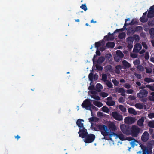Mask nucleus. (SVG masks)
<instances>
[{"label":"nucleus","instance_id":"1","mask_svg":"<svg viewBox=\"0 0 154 154\" xmlns=\"http://www.w3.org/2000/svg\"><path fill=\"white\" fill-rule=\"evenodd\" d=\"M98 127L102 135L104 136H109L110 140L112 141L113 144H114V143L112 140V137H115L116 140L119 139L121 140H127L131 141L130 144L132 146H134L137 145L138 142L132 137H125L122 134L117 135L113 132H109L107 126L105 125H100L98 126Z\"/></svg>","mask_w":154,"mask_h":154},{"label":"nucleus","instance_id":"2","mask_svg":"<svg viewBox=\"0 0 154 154\" xmlns=\"http://www.w3.org/2000/svg\"><path fill=\"white\" fill-rule=\"evenodd\" d=\"M140 131V128L137 126L135 125H133L131 127V134L134 137L137 136Z\"/></svg>","mask_w":154,"mask_h":154},{"label":"nucleus","instance_id":"3","mask_svg":"<svg viewBox=\"0 0 154 154\" xmlns=\"http://www.w3.org/2000/svg\"><path fill=\"white\" fill-rule=\"evenodd\" d=\"M83 140L84 141L87 143H90L93 142L95 138V136L92 134H88Z\"/></svg>","mask_w":154,"mask_h":154},{"label":"nucleus","instance_id":"4","mask_svg":"<svg viewBox=\"0 0 154 154\" xmlns=\"http://www.w3.org/2000/svg\"><path fill=\"white\" fill-rule=\"evenodd\" d=\"M82 107L85 108L87 110H91V107L93 106L90 104V100L88 99H86L84 101L82 105Z\"/></svg>","mask_w":154,"mask_h":154},{"label":"nucleus","instance_id":"5","mask_svg":"<svg viewBox=\"0 0 154 154\" xmlns=\"http://www.w3.org/2000/svg\"><path fill=\"white\" fill-rule=\"evenodd\" d=\"M120 128L122 132L125 134L129 135L131 134L130 131L128 129L126 126L124 124H122L120 126Z\"/></svg>","mask_w":154,"mask_h":154},{"label":"nucleus","instance_id":"6","mask_svg":"<svg viewBox=\"0 0 154 154\" xmlns=\"http://www.w3.org/2000/svg\"><path fill=\"white\" fill-rule=\"evenodd\" d=\"M123 54L120 50H118L116 51V54L114 56V59L117 62L119 61L120 59L123 58Z\"/></svg>","mask_w":154,"mask_h":154},{"label":"nucleus","instance_id":"7","mask_svg":"<svg viewBox=\"0 0 154 154\" xmlns=\"http://www.w3.org/2000/svg\"><path fill=\"white\" fill-rule=\"evenodd\" d=\"M86 131L87 130L84 128H81V129H80V131L79 132L80 137L82 138L85 137L88 134Z\"/></svg>","mask_w":154,"mask_h":154},{"label":"nucleus","instance_id":"8","mask_svg":"<svg viewBox=\"0 0 154 154\" xmlns=\"http://www.w3.org/2000/svg\"><path fill=\"white\" fill-rule=\"evenodd\" d=\"M104 44V42L103 41L101 42H99L95 43V47L96 48H98L100 47V51H103L105 49V46L103 45Z\"/></svg>","mask_w":154,"mask_h":154},{"label":"nucleus","instance_id":"9","mask_svg":"<svg viewBox=\"0 0 154 154\" xmlns=\"http://www.w3.org/2000/svg\"><path fill=\"white\" fill-rule=\"evenodd\" d=\"M148 94V92L146 90H142L137 94V97L142 98L146 97Z\"/></svg>","mask_w":154,"mask_h":154},{"label":"nucleus","instance_id":"10","mask_svg":"<svg viewBox=\"0 0 154 154\" xmlns=\"http://www.w3.org/2000/svg\"><path fill=\"white\" fill-rule=\"evenodd\" d=\"M112 115L113 117L116 120L121 121L123 119L122 116L116 112H112Z\"/></svg>","mask_w":154,"mask_h":154},{"label":"nucleus","instance_id":"11","mask_svg":"<svg viewBox=\"0 0 154 154\" xmlns=\"http://www.w3.org/2000/svg\"><path fill=\"white\" fill-rule=\"evenodd\" d=\"M124 122L127 124H131L134 123L136 120L135 118L131 117H127L125 118Z\"/></svg>","mask_w":154,"mask_h":154},{"label":"nucleus","instance_id":"12","mask_svg":"<svg viewBox=\"0 0 154 154\" xmlns=\"http://www.w3.org/2000/svg\"><path fill=\"white\" fill-rule=\"evenodd\" d=\"M107 124L110 130L114 131L117 130V127L115 125V123L113 122L109 121L107 122Z\"/></svg>","mask_w":154,"mask_h":154},{"label":"nucleus","instance_id":"13","mask_svg":"<svg viewBox=\"0 0 154 154\" xmlns=\"http://www.w3.org/2000/svg\"><path fill=\"white\" fill-rule=\"evenodd\" d=\"M147 16L149 18L154 17V6L150 7L148 11Z\"/></svg>","mask_w":154,"mask_h":154},{"label":"nucleus","instance_id":"14","mask_svg":"<svg viewBox=\"0 0 154 154\" xmlns=\"http://www.w3.org/2000/svg\"><path fill=\"white\" fill-rule=\"evenodd\" d=\"M133 41V38L132 37H130L127 38V42L128 44V47L129 49H131L132 48Z\"/></svg>","mask_w":154,"mask_h":154},{"label":"nucleus","instance_id":"15","mask_svg":"<svg viewBox=\"0 0 154 154\" xmlns=\"http://www.w3.org/2000/svg\"><path fill=\"white\" fill-rule=\"evenodd\" d=\"M149 135L148 133L145 131L143 133L141 137L142 140L144 142L147 141L149 138Z\"/></svg>","mask_w":154,"mask_h":154},{"label":"nucleus","instance_id":"16","mask_svg":"<svg viewBox=\"0 0 154 154\" xmlns=\"http://www.w3.org/2000/svg\"><path fill=\"white\" fill-rule=\"evenodd\" d=\"M140 146L143 150V154H149L148 152L150 153L151 152V149L148 151L147 148L144 146L141 145Z\"/></svg>","mask_w":154,"mask_h":154},{"label":"nucleus","instance_id":"17","mask_svg":"<svg viewBox=\"0 0 154 154\" xmlns=\"http://www.w3.org/2000/svg\"><path fill=\"white\" fill-rule=\"evenodd\" d=\"M142 48V46L140 44H137L134 47L133 51L135 52H138Z\"/></svg>","mask_w":154,"mask_h":154},{"label":"nucleus","instance_id":"18","mask_svg":"<svg viewBox=\"0 0 154 154\" xmlns=\"http://www.w3.org/2000/svg\"><path fill=\"white\" fill-rule=\"evenodd\" d=\"M84 121L81 119H79L76 122V124L81 129V128H84L83 127V122Z\"/></svg>","mask_w":154,"mask_h":154},{"label":"nucleus","instance_id":"19","mask_svg":"<svg viewBox=\"0 0 154 154\" xmlns=\"http://www.w3.org/2000/svg\"><path fill=\"white\" fill-rule=\"evenodd\" d=\"M116 92H118L119 93H121V95L122 96H124L125 95V90L122 88H117L116 89Z\"/></svg>","mask_w":154,"mask_h":154},{"label":"nucleus","instance_id":"20","mask_svg":"<svg viewBox=\"0 0 154 154\" xmlns=\"http://www.w3.org/2000/svg\"><path fill=\"white\" fill-rule=\"evenodd\" d=\"M145 120V118L144 117H142L141 118L139 119L137 122V125L140 126H142L143 125V123Z\"/></svg>","mask_w":154,"mask_h":154},{"label":"nucleus","instance_id":"21","mask_svg":"<svg viewBox=\"0 0 154 154\" xmlns=\"http://www.w3.org/2000/svg\"><path fill=\"white\" fill-rule=\"evenodd\" d=\"M147 14L146 12L143 14V16L140 18V21L142 22H145L147 21V18L146 17Z\"/></svg>","mask_w":154,"mask_h":154},{"label":"nucleus","instance_id":"22","mask_svg":"<svg viewBox=\"0 0 154 154\" xmlns=\"http://www.w3.org/2000/svg\"><path fill=\"white\" fill-rule=\"evenodd\" d=\"M129 113L133 114L134 115H136L137 114V112L133 108H130L128 109Z\"/></svg>","mask_w":154,"mask_h":154},{"label":"nucleus","instance_id":"23","mask_svg":"<svg viewBox=\"0 0 154 154\" xmlns=\"http://www.w3.org/2000/svg\"><path fill=\"white\" fill-rule=\"evenodd\" d=\"M135 106L137 108L139 109H143V104L141 103H136Z\"/></svg>","mask_w":154,"mask_h":154},{"label":"nucleus","instance_id":"24","mask_svg":"<svg viewBox=\"0 0 154 154\" xmlns=\"http://www.w3.org/2000/svg\"><path fill=\"white\" fill-rule=\"evenodd\" d=\"M93 103L95 105L99 107H101L103 105L101 103L97 101L94 102Z\"/></svg>","mask_w":154,"mask_h":154},{"label":"nucleus","instance_id":"25","mask_svg":"<svg viewBox=\"0 0 154 154\" xmlns=\"http://www.w3.org/2000/svg\"><path fill=\"white\" fill-rule=\"evenodd\" d=\"M96 87L97 91H100L101 89L103 88V87L102 85L100 83H98L96 85Z\"/></svg>","mask_w":154,"mask_h":154},{"label":"nucleus","instance_id":"26","mask_svg":"<svg viewBox=\"0 0 154 154\" xmlns=\"http://www.w3.org/2000/svg\"><path fill=\"white\" fill-rule=\"evenodd\" d=\"M122 63L123 65L126 68H128L130 66V64L126 60H123L122 61Z\"/></svg>","mask_w":154,"mask_h":154},{"label":"nucleus","instance_id":"27","mask_svg":"<svg viewBox=\"0 0 154 154\" xmlns=\"http://www.w3.org/2000/svg\"><path fill=\"white\" fill-rule=\"evenodd\" d=\"M106 104L109 106H112L115 105V102L114 101L112 100L111 101H107L106 102Z\"/></svg>","mask_w":154,"mask_h":154},{"label":"nucleus","instance_id":"28","mask_svg":"<svg viewBox=\"0 0 154 154\" xmlns=\"http://www.w3.org/2000/svg\"><path fill=\"white\" fill-rule=\"evenodd\" d=\"M115 43L113 42H109L106 44V46L108 47L112 48L114 47Z\"/></svg>","mask_w":154,"mask_h":154},{"label":"nucleus","instance_id":"29","mask_svg":"<svg viewBox=\"0 0 154 154\" xmlns=\"http://www.w3.org/2000/svg\"><path fill=\"white\" fill-rule=\"evenodd\" d=\"M119 107L120 110L123 112H125L126 111V109L125 107L123 106L122 105H119Z\"/></svg>","mask_w":154,"mask_h":154},{"label":"nucleus","instance_id":"30","mask_svg":"<svg viewBox=\"0 0 154 154\" xmlns=\"http://www.w3.org/2000/svg\"><path fill=\"white\" fill-rule=\"evenodd\" d=\"M149 33L151 38L154 37V28H152L149 30Z\"/></svg>","mask_w":154,"mask_h":154},{"label":"nucleus","instance_id":"31","mask_svg":"<svg viewBox=\"0 0 154 154\" xmlns=\"http://www.w3.org/2000/svg\"><path fill=\"white\" fill-rule=\"evenodd\" d=\"M148 125L149 127L154 128V121H151L148 123Z\"/></svg>","mask_w":154,"mask_h":154},{"label":"nucleus","instance_id":"32","mask_svg":"<svg viewBox=\"0 0 154 154\" xmlns=\"http://www.w3.org/2000/svg\"><path fill=\"white\" fill-rule=\"evenodd\" d=\"M101 109L104 112L106 113H108L109 112V109L106 106H103L102 108Z\"/></svg>","mask_w":154,"mask_h":154},{"label":"nucleus","instance_id":"33","mask_svg":"<svg viewBox=\"0 0 154 154\" xmlns=\"http://www.w3.org/2000/svg\"><path fill=\"white\" fill-rule=\"evenodd\" d=\"M125 32L121 33L119 35V37L121 39L125 37Z\"/></svg>","mask_w":154,"mask_h":154},{"label":"nucleus","instance_id":"34","mask_svg":"<svg viewBox=\"0 0 154 154\" xmlns=\"http://www.w3.org/2000/svg\"><path fill=\"white\" fill-rule=\"evenodd\" d=\"M137 69L138 70H140L143 71L144 70V68L141 65H139L137 66Z\"/></svg>","mask_w":154,"mask_h":154},{"label":"nucleus","instance_id":"35","mask_svg":"<svg viewBox=\"0 0 154 154\" xmlns=\"http://www.w3.org/2000/svg\"><path fill=\"white\" fill-rule=\"evenodd\" d=\"M104 60V58L103 57H100L97 60V63H101Z\"/></svg>","mask_w":154,"mask_h":154},{"label":"nucleus","instance_id":"36","mask_svg":"<svg viewBox=\"0 0 154 154\" xmlns=\"http://www.w3.org/2000/svg\"><path fill=\"white\" fill-rule=\"evenodd\" d=\"M106 83L107 86L109 88H112V83L108 81H106Z\"/></svg>","mask_w":154,"mask_h":154},{"label":"nucleus","instance_id":"37","mask_svg":"<svg viewBox=\"0 0 154 154\" xmlns=\"http://www.w3.org/2000/svg\"><path fill=\"white\" fill-rule=\"evenodd\" d=\"M100 95L103 97H105L108 96V94L106 93L102 92L100 93Z\"/></svg>","mask_w":154,"mask_h":154},{"label":"nucleus","instance_id":"38","mask_svg":"<svg viewBox=\"0 0 154 154\" xmlns=\"http://www.w3.org/2000/svg\"><path fill=\"white\" fill-rule=\"evenodd\" d=\"M132 37L133 38L134 40V39L136 40V41L137 42H138L139 41V37L138 35H134Z\"/></svg>","mask_w":154,"mask_h":154},{"label":"nucleus","instance_id":"39","mask_svg":"<svg viewBox=\"0 0 154 154\" xmlns=\"http://www.w3.org/2000/svg\"><path fill=\"white\" fill-rule=\"evenodd\" d=\"M107 76L106 74H103L102 75V80L105 82L107 81L106 80Z\"/></svg>","mask_w":154,"mask_h":154},{"label":"nucleus","instance_id":"40","mask_svg":"<svg viewBox=\"0 0 154 154\" xmlns=\"http://www.w3.org/2000/svg\"><path fill=\"white\" fill-rule=\"evenodd\" d=\"M145 81L149 83L153 82V80L150 78H145L144 79Z\"/></svg>","mask_w":154,"mask_h":154},{"label":"nucleus","instance_id":"41","mask_svg":"<svg viewBox=\"0 0 154 154\" xmlns=\"http://www.w3.org/2000/svg\"><path fill=\"white\" fill-rule=\"evenodd\" d=\"M88 78L89 80L91 81V83L93 80V74L92 73H90L89 74L88 76Z\"/></svg>","mask_w":154,"mask_h":154},{"label":"nucleus","instance_id":"42","mask_svg":"<svg viewBox=\"0 0 154 154\" xmlns=\"http://www.w3.org/2000/svg\"><path fill=\"white\" fill-rule=\"evenodd\" d=\"M125 92L128 94H131L133 93L134 91L132 89H129L126 90Z\"/></svg>","mask_w":154,"mask_h":154},{"label":"nucleus","instance_id":"43","mask_svg":"<svg viewBox=\"0 0 154 154\" xmlns=\"http://www.w3.org/2000/svg\"><path fill=\"white\" fill-rule=\"evenodd\" d=\"M133 63L134 65H137L140 63V61L139 60L137 59L133 62Z\"/></svg>","mask_w":154,"mask_h":154},{"label":"nucleus","instance_id":"44","mask_svg":"<svg viewBox=\"0 0 154 154\" xmlns=\"http://www.w3.org/2000/svg\"><path fill=\"white\" fill-rule=\"evenodd\" d=\"M80 8L83 9H84L85 11H86L87 10V8L86 6V5L85 4H82Z\"/></svg>","mask_w":154,"mask_h":154},{"label":"nucleus","instance_id":"45","mask_svg":"<svg viewBox=\"0 0 154 154\" xmlns=\"http://www.w3.org/2000/svg\"><path fill=\"white\" fill-rule=\"evenodd\" d=\"M148 117L150 119L154 118V113L149 114L148 115Z\"/></svg>","mask_w":154,"mask_h":154},{"label":"nucleus","instance_id":"46","mask_svg":"<svg viewBox=\"0 0 154 154\" xmlns=\"http://www.w3.org/2000/svg\"><path fill=\"white\" fill-rule=\"evenodd\" d=\"M148 25L151 26L154 25V20H152L149 22Z\"/></svg>","mask_w":154,"mask_h":154},{"label":"nucleus","instance_id":"47","mask_svg":"<svg viewBox=\"0 0 154 154\" xmlns=\"http://www.w3.org/2000/svg\"><path fill=\"white\" fill-rule=\"evenodd\" d=\"M112 34H111V35H110V36L111 37H110V36H109V35H108V39L109 40H113L114 38L112 36ZM107 37V36H105V38H106Z\"/></svg>","mask_w":154,"mask_h":154},{"label":"nucleus","instance_id":"48","mask_svg":"<svg viewBox=\"0 0 154 154\" xmlns=\"http://www.w3.org/2000/svg\"><path fill=\"white\" fill-rule=\"evenodd\" d=\"M146 72L147 73H149L152 72V70L151 68H146Z\"/></svg>","mask_w":154,"mask_h":154},{"label":"nucleus","instance_id":"49","mask_svg":"<svg viewBox=\"0 0 154 154\" xmlns=\"http://www.w3.org/2000/svg\"><path fill=\"white\" fill-rule=\"evenodd\" d=\"M112 82L115 85H117L119 83V82L115 79L112 80Z\"/></svg>","mask_w":154,"mask_h":154},{"label":"nucleus","instance_id":"50","mask_svg":"<svg viewBox=\"0 0 154 154\" xmlns=\"http://www.w3.org/2000/svg\"><path fill=\"white\" fill-rule=\"evenodd\" d=\"M124 87L126 88L129 89L131 88V85L129 84L126 83L125 84Z\"/></svg>","mask_w":154,"mask_h":154},{"label":"nucleus","instance_id":"51","mask_svg":"<svg viewBox=\"0 0 154 154\" xmlns=\"http://www.w3.org/2000/svg\"><path fill=\"white\" fill-rule=\"evenodd\" d=\"M128 98L131 100H134L136 99V97L134 96L131 95H130Z\"/></svg>","mask_w":154,"mask_h":154},{"label":"nucleus","instance_id":"52","mask_svg":"<svg viewBox=\"0 0 154 154\" xmlns=\"http://www.w3.org/2000/svg\"><path fill=\"white\" fill-rule=\"evenodd\" d=\"M131 56L132 58H135L137 57V55L135 53H132L131 54Z\"/></svg>","mask_w":154,"mask_h":154},{"label":"nucleus","instance_id":"53","mask_svg":"<svg viewBox=\"0 0 154 154\" xmlns=\"http://www.w3.org/2000/svg\"><path fill=\"white\" fill-rule=\"evenodd\" d=\"M148 99L150 101L154 102V97L152 96H149L148 97Z\"/></svg>","mask_w":154,"mask_h":154},{"label":"nucleus","instance_id":"54","mask_svg":"<svg viewBox=\"0 0 154 154\" xmlns=\"http://www.w3.org/2000/svg\"><path fill=\"white\" fill-rule=\"evenodd\" d=\"M142 45H143V47L145 49H147V46L146 43L144 42H142Z\"/></svg>","mask_w":154,"mask_h":154},{"label":"nucleus","instance_id":"55","mask_svg":"<svg viewBox=\"0 0 154 154\" xmlns=\"http://www.w3.org/2000/svg\"><path fill=\"white\" fill-rule=\"evenodd\" d=\"M145 58L146 60H148L149 59V53H148L146 52L145 53Z\"/></svg>","mask_w":154,"mask_h":154},{"label":"nucleus","instance_id":"56","mask_svg":"<svg viewBox=\"0 0 154 154\" xmlns=\"http://www.w3.org/2000/svg\"><path fill=\"white\" fill-rule=\"evenodd\" d=\"M125 100L122 97L120 98L119 99V101L120 103H122L125 101Z\"/></svg>","mask_w":154,"mask_h":154},{"label":"nucleus","instance_id":"57","mask_svg":"<svg viewBox=\"0 0 154 154\" xmlns=\"http://www.w3.org/2000/svg\"><path fill=\"white\" fill-rule=\"evenodd\" d=\"M94 99L97 100H100V97L97 96L96 95H94L92 97Z\"/></svg>","mask_w":154,"mask_h":154},{"label":"nucleus","instance_id":"58","mask_svg":"<svg viewBox=\"0 0 154 154\" xmlns=\"http://www.w3.org/2000/svg\"><path fill=\"white\" fill-rule=\"evenodd\" d=\"M95 118L94 117H92L89 119V121L90 122H91L94 121Z\"/></svg>","mask_w":154,"mask_h":154},{"label":"nucleus","instance_id":"59","mask_svg":"<svg viewBox=\"0 0 154 154\" xmlns=\"http://www.w3.org/2000/svg\"><path fill=\"white\" fill-rule=\"evenodd\" d=\"M96 68L98 69L99 70H102V67L100 66H98L97 65L96 66Z\"/></svg>","mask_w":154,"mask_h":154},{"label":"nucleus","instance_id":"60","mask_svg":"<svg viewBox=\"0 0 154 154\" xmlns=\"http://www.w3.org/2000/svg\"><path fill=\"white\" fill-rule=\"evenodd\" d=\"M90 90H93L94 89V86L93 85L90 86L88 88Z\"/></svg>","mask_w":154,"mask_h":154},{"label":"nucleus","instance_id":"61","mask_svg":"<svg viewBox=\"0 0 154 154\" xmlns=\"http://www.w3.org/2000/svg\"><path fill=\"white\" fill-rule=\"evenodd\" d=\"M149 143L151 145H154V140H152L150 141Z\"/></svg>","mask_w":154,"mask_h":154},{"label":"nucleus","instance_id":"62","mask_svg":"<svg viewBox=\"0 0 154 154\" xmlns=\"http://www.w3.org/2000/svg\"><path fill=\"white\" fill-rule=\"evenodd\" d=\"M97 48V51H96V54L97 55H99L100 54V51L99 50H98V48Z\"/></svg>","mask_w":154,"mask_h":154},{"label":"nucleus","instance_id":"63","mask_svg":"<svg viewBox=\"0 0 154 154\" xmlns=\"http://www.w3.org/2000/svg\"><path fill=\"white\" fill-rule=\"evenodd\" d=\"M122 68V67L120 65H118L116 67V69H121Z\"/></svg>","mask_w":154,"mask_h":154},{"label":"nucleus","instance_id":"64","mask_svg":"<svg viewBox=\"0 0 154 154\" xmlns=\"http://www.w3.org/2000/svg\"><path fill=\"white\" fill-rule=\"evenodd\" d=\"M150 60L152 62V63H154V57H151L150 59Z\"/></svg>","mask_w":154,"mask_h":154}]
</instances>
